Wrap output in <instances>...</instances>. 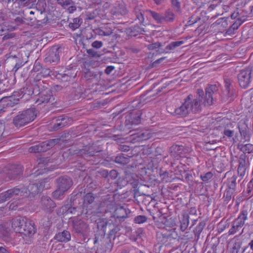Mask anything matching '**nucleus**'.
I'll use <instances>...</instances> for the list:
<instances>
[{
	"instance_id": "nucleus-7",
	"label": "nucleus",
	"mask_w": 253,
	"mask_h": 253,
	"mask_svg": "<svg viewBox=\"0 0 253 253\" xmlns=\"http://www.w3.org/2000/svg\"><path fill=\"white\" fill-rule=\"evenodd\" d=\"M252 70L247 68L240 71L238 76L240 85L243 88H247L249 85L251 80Z\"/></svg>"
},
{
	"instance_id": "nucleus-28",
	"label": "nucleus",
	"mask_w": 253,
	"mask_h": 253,
	"mask_svg": "<svg viewBox=\"0 0 253 253\" xmlns=\"http://www.w3.org/2000/svg\"><path fill=\"white\" fill-rule=\"evenodd\" d=\"M115 162L116 163L125 165L129 162V159L124 154H120L116 157Z\"/></svg>"
},
{
	"instance_id": "nucleus-52",
	"label": "nucleus",
	"mask_w": 253,
	"mask_h": 253,
	"mask_svg": "<svg viewBox=\"0 0 253 253\" xmlns=\"http://www.w3.org/2000/svg\"><path fill=\"white\" fill-rule=\"evenodd\" d=\"M103 43L100 41H96L92 42L91 45L93 48L98 49L102 47Z\"/></svg>"
},
{
	"instance_id": "nucleus-30",
	"label": "nucleus",
	"mask_w": 253,
	"mask_h": 253,
	"mask_svg": "<svg viewBox=\"0 0 253 253\" xmlns=\"http://www.w3.org/2000/svg\"><path fill=\"white\" fill-rule=\"evenodd\" d=\"M135 15L138 19V20L139 21V22L141 23H142L144 22V12L140 10L138 7L135 8Z\"/></svg>"
},
{
	"instance_id": "nucleus-34",
	"label": "nucleus",
	"mask_w": 253,
	"mask_h": 253,
	"mask_svg": "<svg viewBox=\"0 0 253 253\" xmlns=\"http://www.w3.org/2000/svg\"><path fill=\"white\" fill-rule=\"evenodd\" d=\"M183 43V41L173 42L167 46V49L169 50H173L176 47H178Z\"/></svg>"
},
{
	"instance_id": "nucleus-3",
	"label": "nucleus",
	"mask_w": 253,
	"mask_h": 253,
	"mask_svg": "<svg viewBox=\"0 0 253 253\" xmlns=\"http://www.w3.org/2000/svg\"><path fill=\"white\" fill-rule=\"evenodd\" d=\"M36 85L40 91L36 103H38V105H40L52 102L54 99L51 91L47 87L48 84H44L43 81L39 80Z\"/></svg>"
},
{
	"instance_id": "nucleus-6",
	"label": "nucleus",
	"mask_w": 253,
	"mask_h": 253,
	"mask_svg": "<svg viewBox=\"0 0 253 253\" xmlns=\"http://www.w3.org/2000/svg\"><path fill=\"white\" fill-rule=\"evenodd\" d=\"M153 133L149 130H142L132 133L127 138L128 141L132 143L139 142L148 140L152 137Z\"/></svg>"
},
{
	"instance_id": "nucleus-2",
	"label": "nucleus",
	"mask_w": 253,
	"mask_h": 253,
	"mask_svg": "<svg viewBox=\"0 0 253 253\" xmlns=\"http://www.w3.org/2000/svg\"><path fill=\"white\" fill-rule=\"evenodd\" d=\"M37 117V112L34 108L27 109L20 112L12 120L14 126L19 128L33 121Z\"/></svg>"
},
{
	"instance_id": "nucleus-12",
	"label": "nucleus",
	"mask_w": 253,
	"mask_h": 253,
	"mask_svg": "<svg viewBox=\"0 0 253 253\" xmlns=\"http://www.w3.org/2000/svg\"><path fill=\"white\" fill-rule=\"evenodd\" d=\"M60 59L59 48L52 47L46 54L45 60L50 63H57Z\"/></svg>"
},
{
	"instance_id": "nucleus-57",
	"label": "nucleus",
	"mask_w": 253,
	"mask_h": 253,
	"mask_svg": "<svg viewBox=\"0 0 253 253\" xmlns=\"http://www.w3.org/2000/svg\"><path fill=\"white\" fill-rule=\"evenodd\" d=\"M230 86V81L228 79H226L225 80V87L226 88V92L227 93L229 92V89Z\"/></svg>"
},
{
	"instance_id": "nucleus-47",
	"label": "nucleus",
	"mask_w": 253,
	"mask_h": 253,
	"mask_svg": "<svg viewBox=\"0 0 253 253\" xmlns=\"http://www.w3.org/2000/svg\"><path fill=\"white\" fill-rule=\"evenodd\" d=\"M169 172L167 171H164L162 173L160 174V176L162 178V180L164 182H168L171 181V178L169 176Z\"/></svg>"
},
{
	"instance_id": "nucleus-60",
	"label": "nucleus",
	"mask_w": 253,
	"mask_h": 253,
	"mask_svg": "<svg viewBox=\"0 0 253 253\" xmlns=\"http://www.w3.org/2000/svg\"><path fill=\"white\" fill-rule=\"evenodd\" d=\"M4 129V125L0 122V138L2 136Z\"/></svg>"
},
{
	"instance_id": "nucleus-46",
	"label": "nucleus",
	"mask_w": 253,
	"mask_h": 253,
	"mask_svg": "<svg viewBox=\"0 0 253 253\" xmlns=\"http://www.w3.org/2000/svg\"><path fill=\"white\" fill-rule=\"evenodd\" d=\"M247 196L251 197L253 195V184L252 180L247 185Z\"/></svg>"
},
{
	"instance_id": "nucleus-16",
	"label": "nucleus",
	"mask_w": 253,
	"mask_h": 253,
	"mask_svg": "<svg viewBox=\"0 0 253 253\" xmlns=\"http://www.w3.org/2000/svg\"><path fill=\"white\" fill-rule=\"evenodd\" d=\"M74 231L82 235H84L88 230V225L81 220H75L73 222Z\"/></svg>"
},
{
	"instance_id": "nucleus-26",
	"label": "nucleus",
	"mask_w": 253,
	"mask_h": 253,
	"mask_svg": "<svg viewBox=\"0 0 253 253\" xmlns=\"http://www.w3.org/2000/svg\"><path fill=\"white\" fill-rule=\"evenodd\" d=\"M83 20L81 18L78 17L74 18L72 22H70L69 27L72 30H75L78 28L82 23Z\"/></svg>"
},
{
	"instance_id": "nucleus-14",
	"label": "nucleus",
	"mask_w": 253,
	"mask_h": 253,
	"mask_svg": "<svg viewBox=\"0 0 253 253\" xmlns=\"http://www.w3.org/2000/svg\"><path fill=\"white\" fill-rule=\"evenodd\" d=\"M41 203L42 209L47 212H51L56 207L55 203L51 198L46 196L42 197Z\"/></svg>"
},
{
	"instance_id": "nucleus-21",
	"label": "nucleus",
	"mask_w": 253,
	"mask_h": 253,
	"mask_svg": "<svg viewBox=\"0 0 253 253\" xmlns=\"http://www.w3.org/2000/svg\"><path fill=\"white\" fill-rule=\"evenodd\" d=\"M115 10L113 11L112 14L113 15V16H116L118 19L121 18V16L125 15L127 12L126 8L123 4H119L118 7H115Z\"/></svg>"
},
{
	"instance_id": "nucleus-45",
	"label": "nucleus",
	"mask_w": 253,
	"mask_h": 253,
	"mask_svg": "<svg viewBox=\"0 0 253 253\" xmlns=\"http://www.w3.org/2000/svg\"><path fill=\"white\" fill-rule=\"evenodd\" d=\"M147 220V217L144 215H138L135 217L134 221L136 223L141 224Z\"/></svg>"
},
{
	"instance_id": "nucleus-58",
	"label": "nucleus",
	"mask_w": 253,
	"mask_h": 253,
	"mask_svg": "<svg viewBox=\"0 0 253 253\" xmlns=\"http://www.w3.org/2000/svg\"><path fill=\"white\" fill-rule=\"evenodd\" d=\"M120 149L122 151L127 152L129 150V147L126 145H121Z\"/></svg>"
},
{
	"instance_id": "nucleus-32",
	"label": "nucleus",
	"mask_w": 253,
	"mask_h": 253,
	"mask_svg": "<svg viewBox=\"0 0 253 253\" xmlns=\"http://www.w3.org/2000/svg\"><path fill=\"white\" fill-rule=\"evenodd\" d=\"M66 192L65 190H62L59 187L52 193L53 197L56 199H61L64 195L65 192Z\"/></svg>"
},
{
	"instance_id": "nucleus-55",
	"label": "nucleus",
	"mask_w": 253,
	"mask_h": 253,
	"mask_svg": "<svg viewBox=\"0 0 253 253\" xmlns=\"http://www.w3.org/2000/svg\"><path fill=\"white\" fill-rule=\"evenodd\" d=\"M24 63L23 62L16 63L14 67H13L12 71L16 72L20 67H21Z\"/></svg>"
},
{
	"instance_id": "nucleus-31",
	"label": "nucleus",
	"mask_w": 253,
	"mask_h": 253,
	"mask_svg": "<svg viewBox=\"0 0 253 253\" xmlns=\"http://www.w3.org/2000/svg\"><path fill=\"white\" fill-rule=\"evenodd\" d=\"M80 153L83 157L93 156L94 155L95 152L89 151V150L88 149L87 146H86L84 149L80 151Z\"/></svg>"
},
{
	"instance_id": "nucleus-42",
	"label": "nucleus",
	"mask_w": 253,
	"mask_h": 253,
	"mask_svg": "<svg viewBox=\"0 0 253 253\" xmlns=\"http://www.w3.org/2000/svg\"><path fill=\"white\" fill-rule=\"evenodd\" d=\"M241 149L245 153H252L253 152V145L250 143L246 144L242 146Z\"/></svg>"
},
{
	"instance_id": "nucleus-4",
	"label": "nucleus",
	"mask_w": 253,
	"mask_h": 253,
	"mask_svg": "<svg viewBox=\"0 0 253 253\" xmlns=\"http://www.w3.org/2000/svg\"><path fill=\"white\" fill-rule=\"evenodd\" d=\"M60 138H54L42 142L37 145L29 147L28 151L30 153H40L46 151L58 144Z\"/></svg>"
},
{
	"instance_id": "nucleus-41",
	"label": "nucleus",
	"mask_w": 253,
	"mask_h": 253,
	"mask_svg": "<svg viewBox=\"0 0 253 253\" xmlns=\"http://www.w3.org/2000/svg\"><path fill=\"white\" fill-rule=\"evenodd\" d=\"M172 7L177 12L181 11V4L179 0H170Z\"/></svg>"
},
{
	"instance_id": "nucleus-5",
	"label": "nucleus",
	"mask_w": 253,
	"mask_h": 253,
	"mask_svg": "<svg viewBox=\"0 0 253 253\" xmlns=\"http://www.w3.org/2000/svg\"><path fill=\"white\" fill-rule=\"evenodd\" d=\"M248 212L247 210L242 211L238 217L234 221L233 225L229 230V235H233L236 233L240 228L245 224V221L247 219Z\"/></svg>"
},
{
	"instance_id": "nucleus-48",
	"label": "nucleus",
	"mask_w": 253,
	"mask_h": 253,
	"mask_svg": "<svg viewBox=\"0 0 253 253\" xmlns=\"http://www.w3.org/2000/svg\"><path fill=\"white\" fill-rule=\"evenodd\" d=\"M10 199L6 191L0 194V203L5 202Z\"/></svg>"
},
{
	"instance_id": "nucleus-37",
	"label": "nucleus",
	"mask_w": 253,
	"mask_h": 253,
	"mask_svg": "<svg viewBox=\"0 0 253 253\" xmlns=\"http://www.w3.org/2000/svg\"><path fill=\"white\" fill-rule=\"evenodd\" d=\"M94 199L92 193H88L84 197V203L88 204H91L93 202Z\"/></svg>"
},
{
	"instance_id": "nucleus-27",
	"label": "nucleus",
	"mask_w": 253,
	"mask_h": 253,
	"mask_svg": "<svg viewBox=\"0 0 253 253\" xmlns=\"http://www.w3.org/2000/svg\"><path fill=\"white\" fill-rule=\"evenodd\" d=\"M150 13L151 16L154 18L157 23H163V14L159 13L155 11L149 10L147 11Z\"/></svg>"
},
{
	"instance_id": "nucleus-15",
	"label": "nucleus",
	"mask_w": 253,
	"mask_h": 253,
	"mask_svg": "<svg viewBox=\"0 0 253 253\" xmlns=\"http://www.w3.org/2000/svg\"><path fill=\"white\" fill-rule=\"evenodd\" d=\"M76 75L77 73L75 70H67L65 71L63 73H57L55 77L57 79L60 80L61 82H66L74 78Z\"/></svg>"
},
{
	"instance_id": "nucleus-51",
	"label": "nucleus",
	"mask_w": 253,
	"mask_h": 253,
	"mask_svg": "<svg viewBox=\"0 0 253 253\" xmlns=\"http://www.w3.org/2000/svg\"><path fill=\"white\" fill-rule=\"evenodd\" d=\"M242 23L243 22L238 19L231 26V27H232V28L236 31L238 29V28L241 25Z\"/></svg>"
},
{
	"instance_id": "nucleus-22",
	"label": "nucleus",
	"mask_w": 253,
	"mask_h": 253,
	"mask_svg": "<svg viewBox=\"0 0 253 253\" xmlns=\"http://www.w3.org/2000/svg\"><path fill=\"white\" fill-rule=\"evenodd\" d=\"M113 216L116 218H125L127 217L126 210L123 207H119L114 211Z\"/></svg>"
},
{
	"instance_id": "nucleus-40",
	"label": "nucleus",
	"mask_w": 253,
	"mask_h": 253,
	"mask_svg": "<svg viewBox=\"0 0 253 253\" xmlns=\"http://www.w3.org/2000/svg\"><path fill=\"white\" fill-rule=\"evenodd\" d=\"M22 93H23L24 94H27L28 95H32L34 93V90L32 85H28L26 87H24L22 90H21Z\"/></svg>"
},
{
	"instance_id": "nucleus-8",
	"label": "nucleus",
	"mask_w": 253,
	"mask_h": 253,
	"mask_svg": "<svg viewBox=\"0 0 253 253\" xmlns=\"http://www.w3.org/2000/svg\"><path fill=\"white\" fill-rule=\"evenodd\" d=\"M23 171V168L21 166L16 165L9 166L6 172V180L15 179L18 176L22 174Z\"/></svg>"
},
{
	"instance_id": "nucleus-56",
	"label": "nucleus",
	"mask_w": 253,
	"mask_h": 253,
	"mask_svg": "<svg viewBox=\"0 0 253 253\" xmlns=\"http://www.w3.org/2000/svg\"><path fill=\"white\" fill-rule=\"evenodd\" d=\"M224 134L227 137L230 138L233 136L234 131L229 129H225L224 131Z\"/></svg>"
},
{
	"instance_id": "nucleus-17",
	"label": "nucleus",
	"mask_w": 253,
	"mask_h": 253,
	"mask_svg": "<svg viewBox=\"0 0 253 253\" xmlns=\"http://www.w3.org/2000/svg\"><path fill=\"white\" fill-rule=\"evenodd\" d=\"M44 187V181H39L35 183L30 184L28 187L27 192L29 194L35 195L41 192Z\"/></svg>"
},
{
	"instance_id": "nucleus-24",
	"label": "nucleus",
	"mask_w": 253,
	"mask_h": 253,
	"mask_svg": "<svg viewBox=\"0 0 253 253\" xmlns=\"http://www.w3.org/2000/svg\"><path fill=\"white\" fill-rule=\"evenodd\" d=\"M122 65L115 63L114 65H112V75L114 77H118L122 76L124 74V70H122Z\"/></svg>"
},
{
	"instance_id": "nucleus-33",
	"label": "nucleus",
	"mask_w": 253,
	"mask_h": 253,
	"mask_svg": "<svg viewBox=\"0 0 253 253\" xmlns=\"http://www.w3.org/2000/svg\"><path fill=\"white\" fill-rule=\"evenodd\" d=\"M213 174L211 172H208L200 175L202 180L205 183H208L212 178Z\"/></svg>"
},
{
	"instance_id": "nucleus-10",
	"label": "nucleus",
	"mask_w": 253,
	"mask_h": 253,
	"mask_svg": "<svg viewBox=\"0 0 253 253\" xmlns=\"http://www.w3.org/2000/svg\"><path fill=\"white\" fill-rule=\"evenodd\" d=\"M9 199L10 198H23L28 195L27 189L25 187L20 188L14 187L6 191Z\"/></svg>"
},
{
	"instance_id": "nucleus-44",
	"label": "nucleus",
	"mask_w": 253,
	"mask_h": 253,
	"mask_svg": "<svg viewBox=\"0 0 253 253\" xmlns=\"http://www.w3.org/2000/svg\"><path fill=\"white\" fill-rule=\"evenodd\" d=\"M63 127L64 126L62 124L61 121L59 119V117H58L56 120V122L54 123L52 126V128L54 130H57Z\"/></svg>"
},
{
	"instance_id": "nucleus-54",
	"label": "nucleus",
	"mask_w": 253,
	"mask_h": 253,
	"mask_svg": "<svg viewBox=\"0 0 253 253\" xmlns=\"http://www.w3.org/2000/svg\"><path fill=\"white\" fill-rule=\"evenodd\" d=\"M7 107L0 103V117L3 116L4 114L7 112Z\"/></svg>"
},
{
	"instance_id": "nucleus-53",
	"label": "nucleus",
	"mask_w": 253,
	"mask_h": 253,
	"mask_svg": "<svg viewBox=\"0 0 253 253\" xmlns=\"http://www.w3.org/2000/svg\"><path fill=\"white\" fill-rule=\"evenodd\" d=\"M140 113L139 112L137 113V116L134 118L131 123L132 124L137 125L140 123Z\"/></svg>"
},
{
	"instance_id": "nucleus-63",
	"label": "nucleus",
	"mask_w": 253,
	"mask_h": 253,
	"mask_svg": "<svg viewBox=\"0 0 253 253\" xmlns=\"http://www.w3.org/2000/svg\"><path fill=\"white\" fill-rule=\"evenodd\" d=\"M0 253H9V251L3 247H0Z\"/></svg>"
},
{
	"instance_id": "nucleus-39",
	"label": "nucleus",
	"mask_w": 253,
	"mask_h": 253,
	"mask_svg": "<svg viewBox=\"0 0 253 253\" xmlns=\"http://www.w3.org/2000/svg\"><path fill=\"white\" fill-rule=\"evenodd\" d=\"M215 24L220 25L222 28H226L228 26L227 18L225 17L220 18L216 21Z\"/></svg>"
},
{
	"instance_id": "nucleus-62",
	"label": "nucleus",
	"mask_w": 253,
	"mask_h": 253,
	"mask_svg": "<svg viewBox=\"0 0 253 253\" xmlns=\"http://www.w3.org/2000/svg\"><path fill=\"white\" fill-rule=\"evenodd\" d=\"M76 9L77 8L76 6H71L68 8V10L69 13H71L75 11Z\"/></svg>"
},
{
	"instance_id": "nucleus-1",
	"label": "nucleus",
	"mask_w": 253,
	"mask_h": 253,
	"mask_svg": "<svg viewBox=\"0 0 253 253\" xmlns=\"http://www.w3.org/2000/svg\"><path fill=\"white\" fill-rule=\"evenodd\" d=\"M215 86L211 85L206 89V94L204 96V91L202 89H198L197 93L198 97L192 99V96L189 95L185 99L184 103L179 107L176 108L173 115L178 117H183L187 116L190 112L196 113L201 108V102L205 106H210L213 103V89Z\"/></svg>"
},
{
	"instance_id": "nucleus-49",
	"label": "nucleus",
	"mask_w": 253,
	"mask_h": 253,
	"mask_svg": "<svg viewBox=\"0 0 253 253\" xmlns=\"http://www.w3.org/2000/svg\"><path fill=\"white\" fill-rule=\"evenodd\" d=\"M12 1L16 2V4H18L20 7H24L26 6L29 2V0H12Z\"/></svg>"
},
{
	"instance_id": "nucleus-36",
	"label": "nucleus",
	"mask_w": 253,
	"mask_h": 253,
	"mask_svg": "<svg viewBox=\"0 0 253 253\" xmlns=\"http://www.w3.org/2000/svg\"><path fill=\"white\" fill-rule=\"evenodd\" d=\"M86 53L90 57H100L103 54V53H99L93 49H87Z\"/></svg>"
},
{
	"instance_id": "nucleus-13",
	"label": "nucleus",
	"mask_w": 253,
	"mask_h": 253,
	"mask_svg": "<svg viewBox=\"0 0 253 253\" xmlns=\"http://www.w3.org/2000/svg\"><path fill=\"white\" fill-rule=\"evenodd\" d=\"M57 187L62 190L67 191L72 185V179L67 176H64L59 177L57 179Z\"/></svg>"
},
{
	"instance_id": "nucleus-20",
	"label": "nucleus",
	"mask_w": 253,
	"mask_h": 253,
	"mask_svg": "<svg viewBox=\"0 0 253 253\" xmlns=\"http://www.w3.org/2000/svg\"><path fill=\"white\" fill-rule=\"evenodd\" d=\"M239 166L238 168V173L240 176L245 175L246 171V156L244 155L240 156L239 160Z\"/></svg>"
},
{
	"instance_id": "nucleus-23",
	"label": "nucleus",
	"mask_w": 253,
	"mask_h": 253,
	"mask_svg": "<svg viewBox=\"0 0 253 253\" xmlns=\"http://www.w3.org/2000/svg\"><path fill=\"white\" fill-rule=\"evenodd\" d=\"M163 23L166 22H172L175 18V14L170 9H168L163 14Z\"/></svg>"
},
{
	"instance_id": "nucleus-50",
	"label": "nucleus",
	"mask_w": 253,
	"mask_h": 253,
	"mask_svg": "<svg viewBox=\"0 0 253 253\" xmlns=\"http://www.w3.org/2000/svg\"><path fill=\"white\" fill-rule=\"evenodd\" d=\"M229 187L230 189H232L233 191L235 190V188L236 187V178L234 177H232L229 181Z\"/></svg>"
},
{
	"instance_id": "nucleus-25",
	"label": "nucleus",
	"mask_w": 253,
	"mask_h": 253,
	"mask_svg": "<svg viewBox=\"0 0 253 253\" xmlns=\"http://www.w3.org/2000/svg\"><path fill=\"white\" fill-rule=\"evenodd\" d=\"M130 35L131 36L135 37L138 34H143L145 31L143 28H140L138 26H135L129 29Z\"/></svg>"
},
{
	"instance_id": "nucleus-11",
	"label": "nucleus",
	"mask_w": 253,
	"mask_h": 253,
	"mask_svg": "<svg viewBox=\"0 0 253 253\" xmlns=\"http://www.w3.org/2000/svg\"><path fill=\"white\" fill-rule=\"evenodd\" d=\"M18 92H14L11 96H5L0 99V103L6 107H12L18 103L20 98Z\"/></svg>"
},
{
	"instance_id": "nucleus-35",
	"label": "nucleus",
	"mask_w": 253,
	"mask_h": 253,
	"mask_svg": "<svg viewBox=\"0 0 253 253\" xmlns=\"http://www.w3.org/2000/svg\"><path fill=\"white\" fill-rule=\"evenodd\" d=\"M58 117L61 121L64 127L68 125L69 124H70L72 122V118L65 116H60Z\"/></svg>"
},
{
	"instance_id": "nucleus-59",
	"label": "nucleus",
	"mask_w": 253,
	"mask_h": 253,
	"mask_svg": "<svg viewBox=\"0 0 253 253\" xmlns=\"http://www.w3.org/2000/svg\"><path fill=\"white\" fill-rule=\"evenodd\" d=\"M15 21L18 24H21L24 23V19L22 17H17L15 19Z\"/></svg>"
},
{
	"instance_id": "nucleus-61",
	"label": "nucleus",
	"mask_w": 253,
	"mask_h": 253,
	"mask_svg": "<svg viewBox=\"0 0 253 253\" xmlns=\"http://www.w3.org/2000/svg\"><path fill=\"white\" fill-rule=\"evenodd\" d=\"M235 30L232 28V27H230L226 31V34L229 35H233L234 34Z\"/></svg>"
},
{
	"instance_id": "nucleus-38",
	"label": "nucleus",
	"mask_w": 253,
	"mask_h": 253,
	"mask_svg": "<svg viewBox=\"0 0 253 253\" xmlns=\"http://www.w3.org/2000/svg\"><path fill=\"white\" fill-rule=\"evenodd\" d=\"M188 225L189 216H184L183 219H182L180 224V229L181 231H184L187 228Z\"/></svg>"
},
{
	"instance_id": "nucleus-18",
	"label": "nucleus",
	"mask_w": 253,
	"mask_h": 253,
	"mask_svg": "<svg viewBox=\"0 0 253 253\" xmlns=\"http://www.w3.org/2000/svg\"><path fill=\"white\" fill-rule=\"evenodd\" d=\"M24 226H25L23 227V230H24L25 232L27 233H24L23 231L18 232V233L28 237L32 236L36 233V229L34 227V223L30 220H29Z\"/></svg>"
},
{
	"instance_id": "nucleus-29",
	"label": "nucleus",
	"mask_w": 253,
	"mask_h": 253,
	"mask_svg": "<svg viewBox=\"0 0 253 253\" xmlns=\"http://www.w3.org/2000/svg\"><path fill=\"white\" fill-rule=\"evenodd\" d=\"M44 70H45V73H46V72H47V74H49V70L43 69L42 68V66L41 64H40V63L39 62H38L37 61H36V62H35V64L34 65L33 71L35 72H40V74H41L42 73V72Z\"/></svg>"
},
{
	"instance_id": "nucleus-64",
	"label": "nucleus",
	"mask_w": 253,
	"mask_h": 253,
	"mask_svg": "<svg viewBox=\"0 0 253 253\" xmlns=\"http://www.w3.org/2000/svg\"><path fill=\"white\" fill-rule=\"evenodd\" d=\"M249 246L251 250L253 252V240H252L249 243Z\"/></svg>"
},
{
	"instance_id": "nucleus-43",
	"label": "nucleus",
	"mask_w": 253,
	"mask_h": 253,
	"mask_svg": "<svg viewBox=\"0 0 253 253\" xmlns=\"http://www.w3.org/2000/svg\"><path fill=\"white\" fill-rule=\"evenodd\" d=\"M57 2L62 7L65 8L66 7L72 4L73 1L72 0H57Z\"/></svg>"
},
{
	"instance_id": "nucleus-19",
	"label": "nucleus",
	"mask_w": 253,
	"mask_h": 253,
	"mask_svg": "<svg viewBox=\"0 0 253 253\" xmlns=\"http://www.w3.org/2000/svg\"><path fill=\"white\" fill-rule=\"evenodd\" d=\"M54 239L60 242H68L71 240V235L69 231L63 230L57 233L54 236Z\"/></svg>"
},
{
	"instance_id": "nucleus-9",
	"label": "nucleus",
	"mask_w": 253,
	"mask_h": 253,
	"mask_svg": "<svg viewBox=\"0 0 253 253\" xmlns=\"http://www.w3.org/2000/svg\"><path fill=\"white\" fill-rule=\"evenodd\" d=\"M29 220V219L26 217L16 216L11 220V227L15 232L23 231V232L26 233L24 230H23V227Z\"/></svg>"
}]
</instances>
